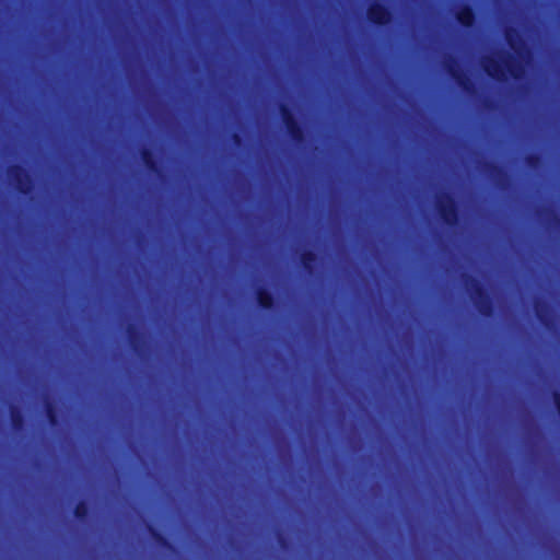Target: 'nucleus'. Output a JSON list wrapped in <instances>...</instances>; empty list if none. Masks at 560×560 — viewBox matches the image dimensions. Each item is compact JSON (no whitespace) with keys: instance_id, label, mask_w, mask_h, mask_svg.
<instances>
[{"instance_id":"f257e3e1","label":"nucleus","mask_w":560,"mask_h":560,"mask_svg":"<svg viewBox=\"0 0 560 560\" xmlns=\"http://www.w3.org/2000/svg\"><path fill=\"white\" fill-rule=\"evenodd\" d=\"M482 70L486 74L499 82L506 80L509 74L514 80H518L524 75V67L513 56L508 55L504 66L493 57H485L481 61Z\"/></svg>"},{"instance_id":"f03ea898","label":"nucleus","mask_w":560,"mask_h":560,"mask_svg":"<svg viewBox=\"0 0 560 560\" xmlns=\"http://www.w3.org/2000/svg\"><path fill=\"white\" fill-rule=\"evenodd\" d=\"M464 283L478 313L485 318L492 317L494 315L493 300L483 283L470 275L464 276Z\"/></svg>"},{"instance_id":"7ed1b4c3","label":"nucleus","mask_w":560,"mask_h":560,"mask_svg":"<svg viewBox=\"0 0 560 560\" xmlns=\"http://www.w3.org/2000/svg\"><path fill=\"white\" fill-rule=\"evenodd\" d=\"M435 211L441 222L450 228H456L459 223V206L451 192H442L436 196Z\"/></svg>"},{"instance_id":"20e7f679","label":"nucleus","mask_w":560,"mask_h":560,"mask_svg":"<svg viewBox=\"0 0 560 560\" xmlns=\"http://www.w3.org/2000/svg\"><path fill=\"white\" fill-rule=\"evenodd\" d=\"M279 113L281 116V120L288 133V137L294 144H302L305 141V131L302 124L295 117L292 108L285 104L281 103L279 105Z\"/></svg>"},{"instance_id":"39448f33","label":"nucleus","mask_w":560,"mask_h":560,"mask_svg":"<svg viewBox=\"0 0 560 560\" xmlns=\"http://www.w3.org/2000/svg\"><path fill=\"white\" fill-rule=\"evenodd\" d=\"M8 176L14 189L22 196L33 191L34 180L26 167L21 164H13L8 168Z\"/></svg>"},{"instance_id":"423d86ee","label":"nucleus","mask_w":560,"mask_h":560,"mask_svg":"<svg viewBox=\"0 0 560 560\" xmlns=\"http://www.w3.org/2000/svg\"><path fill=\"white\" fill-rule=\"evenodd\" d=\"M446 73L454 80L460 90L469 95L475 92V84L470 78L459 68L455 57L450 56L444 62Z\"/></svg>"},{"instance_id":"0eeeda50","label":"nucleus","mask_w":560,"mask_h":560,"mask_svg":"<svg viewBox=\"0 0 560 560\" xmlns=\"http://www.w3.org/2000/svg\"><path fill=\"white\" fill-rule=\"evenodd\" d=\"M393 12L388 5L382 2H372L366 9L368 21L376 27H385L393 21Z\"/></svg>"},{"instance_id":"6e6552de","label":"nucleus","mask_w":560,"mask_h":560,"mask_svg":"<svg viewBox=\"0 0 560 560\" xmlns=\"http://www.w3.org/2000/svg\"><path fill=\"white\" fill-rule=\"evenodd\" d=\"M455 19L457 23L463 26L464 28H471L474 27L477 19L476 10L475 8L469 4H463L456 12H455Z\"/></svg>"},{"instance_id":"1a4fd4ad","label":"nucleus","mask_w":560,"mask_h":560,"mask_svg":"<svg viewBox=\"0 0 560 560\" xmlns=\"http://www.w3.org/2000/svg\"><path fill=\"white\" fill-rule=\"evenodd\" d=\"M257 305L264 311H272L276 305L275 294L267 287H259L255 291Z\"/></svg>"},{"instance_id":"9d476101","label":"nucleus","mask_w":560,"mask_h":560,"mask_svg":"<svg viewBox=\"0 0 560 560\" xmlns=\"http://www.w3.org/2000/svg\"><path fill=\"white\" fill-rule=\"evenodd\" d=\"M485 171L495 180L499 188L505 189L508 187V174L502 166L487 162L485 164Z\"/></svg>"},{"instance_id":"9b49d317","label":"nucleus","mask_w":560,"mask_h":560,"mask_svg":"<svg viewBox=\"0 0 560 560\" xmlns=\"http://www.w3.org/2000/svg\"><path fill=\"white\" fill-rule=\"evenodd\" d=\"M140 158L149 173L160 174L161 167L153 150H151L150 148L141 149Z\"/></svg>"},{"instance_id":"f8f14e48","label":"nucleus","mask_w":560,"mask_h":560,"mask_svg":"<svg viewBox=\"0 0 560 560\" xmlns=\"http://www.w3.org/2000/svg\"><path fill=\"white\" fill-rule=\"evenodd\" d=\"M299 260L303 270L312 276L318 261V255L313 249H305L300 254Z\"/></svg>"},{"instance_id":"ddd939ff","label":"nucleus","mask_w":560,"mask_h":560,"mask_svg":"<svg viewBox=\"0 0 560 560\" xmlns=\"http://www.w3.org/2000/svg\"><path fill=\"white\" fill-rule=\"evenodd\" d=\"M148 532L150 533L152 540L155 542L158 547L167 551H174V544L156 527L150 524L148 525Z\"/></svg>"},{"instance_id":"4468645a","label":"nucleus","mask_w":560,"mask_h":560,"mask_svg":"<svg viewBox=\"0 0 560 560\" xmlns=\"http://www.w3.org/2000/svg\"><path fill=\"white\" fill-rule=\"evenodd\" d=\"M9 412L12 429L15 432L22 431L25 427V417L22 409L16 405H12L10 406Z\"/></svg>"},{"instance_id":"2eb2a0df","label":"nucleus","mask_w":560,"mask_h":560,"mask_svg":"<svg viewBox=\"0 0 560 560\" xmlns=\"http://www.w3.org/2000/svg\"><path fill=\"white\" fill-rule=\"evenodd\" d=\"M534 310H535V314H536L538 320L544 326L548 327L549 323H550V316H549L550 307H549L548 303H546L545 301H541V300H536L534 303Z\"/></svg>"},{"instance_id":"dca6fc26","label":"nucleus","mask_w":560,"mask_h":560,"mask_svg":"<svg viewBox=\"0 0 560 560\" xmlns=\"http://www.w3.org/2000/svg\"><path fill=\"white\" fill-rule=\"evenodd\" d=\"M127 335L131 349L140 354L142 350L141 334L135 324L128 326Z\"/></svg>"},{"instance_id":"f3484780","label":"nucleus","mask_w":560,"mask_h":560,"mask_svg":"<svg viewBox=\"0 0 560 560\" xmlns=\"http://www.w3.org/2000/svg\"><path fill=\"white\" fill-rule=\"evenodd\" d=\"M74 517L80 521L84 522L89 518L90 515V505L85 500L79 501L73 510Z\"/></svg>"},{"instance_id":"a211bd4d","label":"nucleus","mask_w":560,"mask_h":560,"mask_svg":"<svg viewBox=\"0 0 560 560\" xmlns=\"http://www.w3.org/2000/svg\"><path fill=\"white\" fill-rule=\"evenodd\" d=\"M45 413L50 425L55 427L59 423L58 410L55 402L50 400L45 402Z\"/></svg>"},{"instance_id":"6ab92c4d","label":"nucleus","mask_w":560,"mask_h":560,"mask_svg":"<svg viewBox=\"0 0 560 560\" xmlns=\"http://www.w3.org/2000/svg\"><path fill=\"white\" fill-rule=\"evenodd\" d=\"M504 37L509 44V46L516 50V42L520 38L518 31L515 27H506L504 31Z\"/></svg>"},{"instance_id":"aec40b11","label":"nucleus","mask_w":560,"mask_h":560,"mask_svg":"<svg viewBox=\"0 0 560 560\" xmlns=\"http://www.w3.org/2000/svg\"><path fill=\"white\" fill-rule=\"evenodd\" d=\"M541 162V158L537 153H530L526 155L525 163L527 166L536 168Z\"/></svg>"},{"instance_id":"412c9836","label":"nucleus","mask_w":560,"mask_h":560,"mask_svg":"<svg viewBox=\"0 0 560 560\" xmlns=\"http://www.w3.org/2000/svg\"><path fill=\"white\" fill-rule=\"evenodd\" d=\"M551 397H552V401H553L555 408H556L557 413H558L559 419H560V392L559 390H553Z\"/></svg>"},{"instance_id":"4be33fe9","label":"nucleus","mask_w":560,"mask_h":560,"mask_svg":"<svg viewBox=\"0 0 560 560\" xmlns=\"http://www.w3.org/2000/svg\"><path fill=\"white\" fill-rule=\"evenodd\" d=\"M232 141L235 145H241L243 142V137L238 132H234L232 135Z\"/></svg>"},{"instance_id":"5701e85b","label":"nucleus","mask_w":560,"mask_h":560,"mask_svg":"<svg viewBox=\"0 0 560 560\" xmlns=\"http://www.w3.org/2000/svg\"><path fill=\"white\" fill-rule=\"evenodd\" d=\"M552 224L556 226H560V218L556 214L552 218Z\"/></svg>"}]
</instances>
